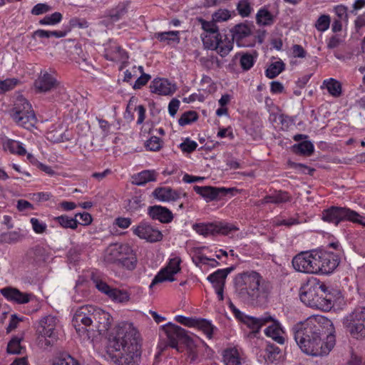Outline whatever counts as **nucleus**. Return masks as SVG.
<instances>
[{"label": "nucleus", "instance_id": "nucleus-6", "mask_svg": "<svg viewBox=\"0 0 365 365\" xmlns=\"http://www.w3.org/2000/svg\"><path fill=\"white\" fill-rule=\"evenodd\" d=\"M105 259L128 271L134 270L138 264L136 251L127 243L109 245L105 252Z\"/></svg>", "mask_w": 365, "mask_h": 365}, {"label": "nucleus", "instance_id": "nucleus-29", "mask_svg": "<svg viewBox=\"0 0 365 365\" xmlns=\"http://www.w3.org/2000/svg\"><path fill=\"white\" fill-rule=\"evenodd\" d=\"M157 179V173L154 170H145L132 176V182L136 185H144L145 184L154 182Z\"/></svg>", "mask_w": 365, "mask_h": 365}, {"label": "nucleus", "instance_id": "nucleus-59", "mask_svg": "<svg viewBox=\"0 0 365 365\" xmlns=\"http://www.w3.org/2000/svg\"><path fill=\"white\" fill-rule=\"evenodd\" d=\"M289 197L288 194L285 192H278L274 195L269 197V202L274 203H281L283 202H286L289 200Z\"/></svg>", "mask_w": 365, "mask_h": 365}, {"label": "nucleus", "instance_id": "nucleus-42", "mask_svg": "<svg viewBox=\"0 0 365 365\" xmlns=\"http://www.w3.org/2000/svg\"><path fill=\"white\" fill-rule=\"evenodd\" d=\"M284 69V63L282 61H277L271 63L266 70V76L269 78H274Z\"/></svg>", "mask_w": 365, "mask_h": 365}, {"label": "nucleus", "instance_id": "nucleus-58", "mask_svg": "<svg viewBox=\"0 0 365 365\" xmlns=\"http://www.w3.org/2000/svg\"><path fill=\"white\" fill-rule=\"evenodd\" d=\"M255 58L251 54H244L240 58V64L243 69L248 70L254 64Z\"/></svg>", "mask_w": 365, "mask_h": 365}, {"label": "nucleus", "instance_id": "nucleus-14", "mask_svg": "<svg viewBox=\"0 0 365 365\" xmlns=\"http://www.w3.org/2000/svg\"><path fill=\"white\" fill-rule=\"evenodd\" d=\"M202 41L205 48L217 51L221 56H227L233 48V40L220 33L206 34Z\"/></svg>", "mask_w": 365, "mask_h": 365}, {"label": "nucleus", "instance_id": "nucleus-43", "mask_svg": "<svg viewBox=\"0 0 365 365\" xmlns=\"http://www.w3.org/2000/svg\"><path fill=\"white\" fill-rule=\"evenodd\" d=\"M21 338L13 337L7 345V353L10 354H20L23 352L24 347L21 344Z\"/></svg>", "mask_w": 365, "mask_h": 365}, {"label": "nucleus", "instance_id": "nucleus-13", "mask_svg": "<svg viewBox=\"0 0 365 365\" xmlns=\"http://www.w3.org/2000/svg\"><path fill=\"white\" fill-rule=\"evenodd\" d=\"M322 219L336 225L341 221L348 220L365 226L362 217L356 212L346 207H331L323 212Z\"/></svg>", "mask_w": 365, "mask_h": 365}, {"label": "nucleus", "instance_id": "nucleus-54", "mask_svg": "<svg viewBox=\"0 0 365 365\" xmlns=\"http://www.w3.org/2000/svg\"><path fill=\"white\" fill-rule=\"evenodd\" d=\"M53 365H79V364L71 356L64 354L56 357L53 362Z\"/></svg>", "mask_w": 365, "mask_h": 365}, {"label": "nucleus", "instance_id": "nucleus-35", "mask_svg": "<svg viewBox=\"0 0 365 365\" xmlns=\"http://www.w3.org/2000/svg\"><path fill=\"white\" fill-rule=\"evenodd\" d=\"M223 361L225 365H240L241 362L237 349L232 348L225 350L223 353Z\"/></svg>", "mask_w": 365, "mask_h": 365}, {"label": "nucleus", "instance_id": "nucleus-9", "mask_svg": "<svg viewBox=\"0 0 365 365\" xmlns=\"http://www.w3.org/2000/svg\"><path fill=\"white\" fill-rule=\"evenodd\" d=\"M182 259L180 253L173 252L169 255L165 265L160 269L153 279L150 288L155 284L164 282H174L176 277L181 272Z\"/></svg>", "mask_w": 365, "mask_h": 365}, {"label": "nucleus", "instance_id": "nucleus-49", "mask_svg": "<svg viewBox=\"0 0 365 365\" xmlns=\"http://www.w3.org/2000/svg\"><path fill=\"white\" fill-rule=\"evenodd\" d=\"M331 19L329 15H321L315 23V28L320 32L326 31L330 26Z\"/></svg>", "mask_w": 365, "mask_h": 365}, {"label": "nucleus", "instance_id": "nucleus-12", "mask_svg": "<svg viewBox=\"0 0 365 365\" xmlns=\"http://www.w3.org/2000/svg\"><path fill=\"white\" fill-rule=\"evenodd\" d=\"M165 332L169 339V344L172 348L175 349L178 351H181L178 346V341L182 343L188 353L194 354V350L196 344L192 339L187 335L186 331L179 326L169 323L165 325Z\"/></svg>", "mask_w": 365, "mask_h": 365}, {"label": "nucleus", "instance_id": "nucleus-40", "mask_svg": "<svg viewBox=\"0 0 365 365\" xmlns=\"http://www.w3.org/2000/svg\"><path fill=\"white\" fill-rule=\"evenodd\" d=\"M52 220L57 222L63 228L75 230L77 228L78 224L76 218L69 217L67 215L53 217Z\"/></svg>", "mask_w": 365, "mask_h": 365}, {"label": "nucleus", "instance_id": "nucleus-2", "mask_svg": "<svg viewBox=\"0 0 365 365\" xmlns=\"http://www.w3.org/2000/svg\"><path fill=\"white\" fill-rule=\"evenodd\" d=\"M109 346L116 351L118 365H138L140 353L139 334L131 323H121L109 335Z\"/></svg>", "mask_w": 365, "mask_h": 365}, {"label": "nucleus", "instance_id": "nucleus-27", "mask_svg": "<svg viewBox=\"0 0 365 365\" xmlns=\"http://www.w3.org/2000/svg\"><path fill=\"white\" fill-rule=\"evenodd\" d=\"M250 34V27L245 24H237L232 29V39L235 41L240 47L249 46V44L244 43L242 41L248 37Z\"/></svg>", "mask_w": 365, "mask_h": 365}, {"label": "nucleus", "instance_id": "nucleus-8", "mask_svg": "<svg viewBox=\"0 0 365 365\" xmlns=\"http://www.w3.org/2000/svg\"><path fill=\"white\" fill-rule=\"evenodd\" d=\"M9 115L18 125L27 129L36 123V117L31 103L22 96L16 98Z\"/></svg>", "mask_w": 365, "mask_h": 365}, {"label": "nucleus", "instance_id": "nucleus-21", "mask_svg": "<svg viewBox=\"0 0 365 365\" xmlns=\"http://www.w3.org/2000/svg\"><path fill=\"white\" fill-rule=\"evenodd\" d=\"M150 91L160 96H171L177 90L175 83L167 78H156L150 84Z\"/></svg>", "mask_w": 365, "mask_h": 365}, {"label": "nucleus", "instance_id": "nucleus-28", "mask_svg": "<svg viewBox=\"0 0 365 365\" xmlns=\"http://www.w3.org/2000/svg\"><path fill=\"white\" fill-rule=\"evenodd\" d=\"M149 215L154 220L163 223L170 222L173 220L172 212L166 207L160 205H155L148 209Z\"/></svg>", "mask_w": 365, "mask_h": 365}, {"label": "nucleus", "instance_id": "nucleus-24", "mask_svg": "<svg viewBox=\"0 0 365 365\" xmlns=\"http://www.w3.org/2000/svg\"><path fill=\"white\" fill-rule=\"evenodd\" d=\"M0 292L7 300L18 304L28 303L32 297L31 294L21 292L19 289L11 287L1 289Z\"/></svg>", "mask_w": 365, "mask_h": 365}, {"label": "nucleus", "instance_id": "nucleus-57", "mask_svg": "<svg viewBox=\"0 0 365 365\" xmlns=\"http://www.w3.org/2000/svg\"><path fill=\"white\" fill-rule=\"evenodd\" d=\"M52 10V7L46 3L36 4L31 9V13L35 16L46 14Z\"/></svg>", "mask_w": 365, "mask_h": 365}, {"label": "nucleus", "instance_id": "nucleus-53", "mask_svg": "<svg viewBox=\"0 0 365 365\" xmlns=\"http://www.w3.org/2000/svg\"><path fill=\"white\" fill-rule=\"evenodd\" d=\"M198 144L196 141L190 139L189 138H185L180 145L179 148L183 153H190L196 150Z\"/></svg>", "mask_w": 365, "mask_h": 365}, {"label": "nucleus", "instance_id": "nucleus-36", "mask_svg": "<svg viewBox=\"0 0 365 365\" xmlns=\"http://www.w3.org/2000/svg\"><path fill=\"white\" fill-rule=\"evenodd\" d=\"M202 90L207 94H213L217 90V85L212 78L207 75H203L200 80Z\"/></svg>", "mask_w": 365, "mask_h": 365}, {"label": "nucleus", "instance_id": "nucleus-19", "mask_svg": "<svg viewBox=\"0 0 365 365\" xmlns=\"http://www.w3.org/2000/svg\"><path fill=\"white\" fill-rule=\"evenodd\" d=\"M57 84L58 82L54 71L42 70L36 78L34 86L37 91L46 93L54 88Z\"/></svg>", "mask_w": 365, "mask_h": 365}, {"label": "nucleus", "instance_id": "nucleus-50", "mask_svg": "<svg viewBox=\"0 0 365 365\" xmlns=\"http://www.w3.org/2000/svg\"><path fill=\"white\" fill-rule=\"evenodd\" d=\"M19 83V81L16 78L0 79V93H6L14 88Z\"/></svg>", "mask_w": 365, "mask_h": 365}, {"label": "nucleus", "instance_id": "nucleus-7", "mask_svg": "<svg viewBox=\"0 0 365 365\" xmlns=\"http://www.w3.org/2000/svg\"><path fill=\"white\" fill-rule=\"evenodd\" d=\"M96 307L86 305L77 309L73 316L72 324L83 340L93 338Z\"/></svg>", "mask_w": 365, "mask_h": 365}, {"label": "nucleus", "instance_id": "nucleus-16", "mask_svg": "<svg viewBox=\"0 0 365 365\" xmlns=\"http://www.w3.org/2000/svg\"><path fill=\"white\" fill-rule=\"evenodd\" d=\"M194 229L197 233L204 236L215 234L232 235L238 230L235 225L222 222L195 225Z\"/></svg>", "mask_w": 365, "mask_h": 365}, {"label": "nucleus", "instance_id": "nucleus-61", "mask_svg": "<svg viewBox=\"0 0 365 365\" xmlns=\"http://www.w3.org/2000/svg\"><path fill=\"white\" fill-rule=\"evenodd\" d=\"M206 96L201 92L194 93L189 96L184 98L182 101L186 103H193L195 101L204 102Z\"/></svg>", "mask_w": 365, "mask_h": 365}, {"label": "nucleus", "instance_id": "nucleus-31", "mask_svg": "<svg viewBox=\"0 0 365 365\" xmlns=\"http://www.w3.org/2000/svg\"><path fill=\"white\" fill-rule=\"evenodd\" d=\"M233 97L231 94L223 93L217 101V108L215 115L217 117L229 116V106Z\"/></svg>", "mask_w": 365, "mask_h": 365}, {"label": "nucleus", "instance_id": "nucleus-60", "mask_svg": "<svg viewBox=\"0 0 365 365\" xmlns=\"http://www.w3.org/2000/svg\"><path fill=\"white\" fill-rule=\"evenodd\" d=\"M291 56L293 58H304L307 56V51L302 46L295 44L291 48Z\"/></svg>", "mask_w": 365, "mask_h": 365}, {"label": "nucleus", "instance_id": "nucleus-18", "mask_svg": "<svg viewBox=\"0 0 365 365\" xmlns=\"http://www.w3.org/2000/svg\"><path fill=\"white\" fill-rule=\"evenodd\" d=\"M314 250L302 252L296 255L292 259V266L295 270L303 273L316 274Z\"/></svg>", "mask_w": 365, "mask_h": 365}, {"label": "nucleus", "instance_id": "nucleus-25", "mask_svg": "<svg viewBox=\"0 0 365 365\" xmlns=\"http://www.w3.org/2000/svg\"><path fill=\"white\" fill-rule=\"evenodd\" d=\"M104 47L105 57L109 61H124L128 58L126 53L115 41H109Z\"/></svg>", "mask_w": 365, "mask_h": 365}, {"label": "nucleus", "instance_id": "nucleus-5", "mask_svg": "<svg viewBox=\"0 0 365 365\" xmlns=\"http://www.w3.org/2000/svg\"><path fill=\"white\" fill-rule=\"evenodd\" d=\"M262 281L261 276L255 271L240 273L234 279L236 292L245 299L265 297L267 294Z\"/></svg>", "mask_w": 365, "mask_h": 365}, {"label": "nucleus", "instance_id": "nucleus-26", "mask_svg": "<svg viewBox=\"0 0 365 365\" xmlns=\"http://www.w3.org/2000/svg\"><path fill=\"white\" fill-rule=\"evenodd\" d=\"M1 145L2 149L6 152H9L10 153L18 155L26 154V150L23 143L18 140L10 139L7 137H3L1 138Z\"/></svg>", "mask_w": 365, "mask_h": 365}, {"label": "nucleus", "instance_id": "nucleus-20", "mask_svg": "<svg viewBox=\"0 0 365 365\" xmlns=\"http://www.w3.org/2000/svg\"><path fill=\"white\" fill-rule=\"evenodd\" d=\"M132 230L139 238L150 242L160 241L163 237L158 229L147 223H140L138 226L133 227Z\"/></svg>", "mask_w": 365, "mask_h": 365}, {"label": "nucleus", "instance_id": "nucleus-34", "mask_svg": "<svg viewBox=\"0 0 365 365\" xmlns=\"http://www.w3.org/2000/svg\"><path fill=\"white\" fill-rule=\"evenodd\" d=\"M232 270L231 268L220 269L207 277V280L214 287L225 286V279Z\"/></svg>", "mask_w": 365, "mask_h": 365}, {"label": "nucleus", "instance_id": "nucleus-33", "mask_svg": "<svg viewBox=\"0 0 365 365\" xmlns=\"http://www.w3.org/2000/svg\"><path fill=\"white\" fill-rule=\"evenodd\" d=\"M193 189L196 193L202 196L207 202L215 200L220 191V189L208 186L201 187L195 185Z\"/></svg>", "mask_w": 365, "mask_h": 365}, {"label": "nucleus", "instance_id": "nucleus-30", "mask_svg": "<svg viewBox=\"0 0 365 365\" xmlns=\"http://www.w3.org/2000/svg\"><path fill=\"white\" fill-rule=\"evenodd\" d=\"M321 88L327 89L328 93L335 98L341 96L342 93L341 83L340 81L333 78L324 80Z\"/></svg>", "mask_w": 365, "mask_h": 365}, {"label": "nucleus", "instance_id": "nucleus-37", "mask_svg": "<svg viewBox=\"0 0 365 365\" xmlns=\"http://www.w3.org/2000/svg\"><path fill=\"white\" fill-rule=\"evenodd\" d=\"M108 297L118 303L127 302L130 299V294L127 291L116 288H112Z\"/></svg>", "mask_w": 365, "mask_h": 365}, {"label": "nucleus", "instance_id": "nucleus-63", "mask_svg": "<svg viewBox=\"0 0 365 365\" xmlns=\"http://www.w3.org/2000/svg\"><path fill=\"white\" fill-rule=\"evenodd\" d=\"M96 287L102 293L108 296L112 288L101 279H93Z\"/></svg>", "mask_w": 365, "mask_h": 365}, {"label": "nucleus", "instance_id": "nucleus-22", "mask_svg": "<svg viewBox=\"0 0 365 365\" xmlns=\"http://www.w3.org/2000/svg\"><path fill=\"white\" fill-rule=\"evenodd\" d=\"M206 251H208V249L202 247L195 248L191 253L193 263L201 269L207 267H215L218 265L217 260L204 255Z\"/></svg>", "mask_w": 365, "mask_h": 365}, {"label": "nucleus", "instance_id": "nucleus-46", "mask_svg": "<svg viewBox=\"0 0 365 365\" xmlns=\"http://www.w3.org/2000/svg\"><path fill=\"white\" fill-rule=\"evenodd\" d=\"M22 236L19 231L14 230L2 233L0 235V242L1 243H15L21 240Z\"/></svg>", "mask_w": 365, "mask_h": 365}, {"label": "nucleus", "instance_id": "nucleus-64", "mask_svg": "<svg viewBox=\"0 0 365 365\" xmlns=\"http://www.w3.org/2000/svg\"><path fill=\"white\" fill-rule=\"evenodd\" d=\"M219 138H229L230 140L234 138V134L232 127L220 128L217 133Z\"/></svg>", "mask_w": 365, "mask_h": 365}, {"label": "nucleus", "instance_id": "nucleus-55", "mask_svg": "<svg viewBox=\"0 0 365 365\" xmlns=\"http://www.w3.org/2000/svg\"><path fill=\"white\" fill-rule=\"evenodd\" d=\"M297 153L310 155L314 151V145L310 141H304L294 147Z\"/></svg>", "mask_w": 365, "mask_h": 365}, {"label": "nucleus", "instance_id": "nucleus-4", "mask_svg": "<svg viewBox=\"0 0 365 365\" xmlns=\"http://www.w3.org/2000/svg\"><path fill=\"white\" fill-rule=\"evenodd\" d=\"M300 299L307 306L322 310H328L334 304L333 294L325 284L317 280L309 282L304 288Z\"/></svg>", "mask_w": 365, "mask_h": 365}, {"label": "nucleus", "instance_id": "nucleus-51", "mask_svg": "<svg viewBox=\"0 0 365 365\" xmlns=\"http://www.w3.org/2000/svg\"><path fill=\"white\" fill-rule=\"evenodd\" d=\"M30 223L32 227L33 231L38 235L43 234L47 230V225L45 222L36 218L31 217L30 219Z\"/></svg>", "mask_w": 365, "mask_h": 365}, {"label": "nucleus", "instance_id": "nucleus-10", "mask_svg": "<svg viewBox=\"0 0 365 365\" xmlns=\"http://www.w3.org/2000/svg\"><path fill=\"white\" fill-rule=\"evenodd\" d=\"M342 323L349 335L355 339L365 338V307L356 308L346 315Z\"/></svg>", "mask_w": 365, "mask_h": 365}, {"label": "nucleus", "instance_id": "nucleus-41", "mask_svg": "<svg viewBox=\"0 0 365 365\" xmlns=\"http://www.w3.org/2000/svg\"><path fill=\"white\" fill-rule=\"evenodd\" d=\"M235 16L234 11L226 9H220L212 15V21L220 23L228 21Z\"/></svg>", "mask_w": 365, "mask_h": 365}, {"label": "nucleus", "instance_id": "nucleus-47", "mask_svg": "<svg viewBox=\"0 0 365 365\" xmlns=\"http://www.w3.org/2000/svg\"><path fill=\"white\" fill-rule=\"evenodd\" d=\"M198 118L197 113L195 111H187L182 114L178 120L180 126H185L196 121Z\"/></svg>", "mask_w": 365, "mask_h": 365}, {"label": "nucleus", "instance_id": "nucleus-32", "mask_svg": "<svg viewBox=\"0 0 365 365\" xmlns=\"http://www.w3.org/2000/svg\"><path fill=\"white\" fill-rule=\"evenodd\" d=\"M180 31H172L165 32H158L154 34V37L160 42L166 44H178L180 42Z\"/></svg>", "mask_w": 365, "mask_h": 365}, {"label": "nucleus", "instance_id": "nucleus-1", "mask_svg": "<svg viewBox=\"0 0 365 365\" xmlns=\"http://www.w3.org/2000/svg\"><path fill=\"white\" fill-rule=\"evenodd\" d=\"M294 339L307 354H328L335 344L334 328L331 320L322 315H313L293 327Z\"/></svg>", "mask_w": 365, "mask_h": 365}, {"label": "nucleus", "instance_id": "nucleus-38", "mask_svg": "<svg viewBox=\"0 0 365 365\" xmlns=\"http://www.w3.org/2000/svg\"><path fill=\"white\" fill-rule=\"evenodd\" d=\"M195 329L202 331L208 339H211L215 327L210 321L198 318Z\"/></svg>", "mask_w": 365, "mask_h": 365}, {"label": "nucleus", "instance_id": "nucleus-44", "mask_svg": "<svg viewBox=\"0 0 365 365\" xmlns=\"http://www.w3.org/2000/svg\"><path fill=\"white\" fill-rule=\"evenodd\" d=\"M274 21L273 15L265 9H260L257 14V22L259 25H270Z\"/></svg>", "mask_w": 365, "mask_h": 365}, {"label": "nucleus", "instance_id": "nucleus-48", "mask_svg": "<svg viewBox=\"0 0 365 365\" xmlns=\"http://www.w3.org/2000/svg\"><path fill=\"white\" fill-rule=\"evenodd\" d=\"M163 140L156 136H151L148 140H146L145 146L147 150L150 151H158L163 147Z\"/></svg>", "mask_w": 365, "mask_h": 365}, {"label": "nucleus", "instance_id": "nucleus-56", "mask_svg": "<svg viewBox=\"0 0 365 365\" xmlns=\"http://www.w3.org/2000/svg\"><path fill=\"white\" fill-rule=\"evenodd\" d=\"M197 319V317H189L183 315H177L175 317V320L177 322L190 328H195Z\"/></svg>", "mask_w": 365, "mask_h": 365}, {"label": "nucleus", "instance_id": "nucleus-23", "mask_svg": "<svg viewBox=\"0 0 365 365\" xmlns=\"http://www.w3.org/2000/svg\"><path fill=\"white\" fill-rule=\"evenodd\" d=\"M153 196L160 202H170L176 201L181 197L185 196V193L173 190L170 187H160L153 190Z\"/></svg>", "mask_w": 365, "mask_h": 365}, {"label": "nucleus", "instance_id": "nucleus-39", "mask_svg": "<svg viewBox=\"0 0 365 365\" xmlns=\"http://www.w3.org/2000/svg\"><path fill=\"white\" fill-rule=\"evenodd\" d=\"M133 70L135 74H138V73H140V76L138 78L133 85L134 89H139L148 82V81L150 79V76L143 72V67L141 66H133Z\"/></svg>", "mask_w": 365, "mask_h": 365}, {"label": "nucleus", "instance_id": "nucleus-15", "mask_svg": "<svg viewBox=\"0 0 365 365\" xmlns=\"http://www.w3.org/2000/svg\"><path fill=\"white\" fill-rule=\"evenodd\" d=\"M316 274H327L331 273L339 265V260L335 254L323 250H314Z\"/></svg>", "mask_w": 365, "mask_h": 365}, {"label": "nucleus", "instance_id": "nucleus-45", "mask_svg": "<svg viewBox=\"0 0 365 365\" xmlns=\"http://www.w3.org/2000/svg\"><path fill=\"white\" fill-rule=\"evenodd\" d=\"M63 19L60 12H54L50 15H46L39 20V24L42 26H55L59 24Z\"/></svg>", "mask_w": 365, "mask_h": 365}, {"label": "nucleus", "instance_id": "nucleus-11", "mask_svg": "<svg viewBox=\"0 0 365 365\" xmlns=\"http://www.w3.org/2000/svg\"><path fill=\"white\" fill-rule=\"evenodd\" d=\"M58 320L56 317L48 315L38 322L36 329L38 344L42 347L48 346L56 339V329Z\"/></svg>", "mask_w": 365, "mask_h": 365}, {"label": "nucleus", "instance_id": "nucleus-17", "mask_svg": "<svg viewBox=\"0 0 365 365\" xmlns=\"http://www.w3.org/2000/svg\"><path fill=\"white\" fill-rule=\"evenodd\" d=\"M94 330L93 337L98 334L106 335L109 339V335L111 334L116 327L120 324L118 323L113 329H110L112 317L108 312L102 310L100 308L96 307L95 318H94ZM125 323V322H120Z\"/></svg>", "mask_w": 365, "mask_h": 365}, {"label": "nucleus", "instance_id": "nucleus-3", "mask_svg": "<svg viewBox=\"0 0 365 365\" xmlns=\"http://www.w3.org/2000/svg\"><path fill=\"white\" fill-rule=\"evenodd\" d=\"M230 307L235 316L252 332H258L262 327L265 326L264 334L276 342L283 344L285 342V331L280 322L269 314H264L260 317L245 315L238 310L230 302Z\"/></svg>", "mask_w": 365, "mask_h": 365}, {"label": "nucleus", "instance_id": "nucleus-52", "mask_svg": "<svg viewBox=\"0 0 365 365\" xmlns=\"http://www.w3.org/2000/svg\"><path fill=\"white\" fill-rule=\"evenodd\" d=\"M237 11L242 17L248 16L253 11V9L248 0H240L237 4Z\"/></svg>", "mask_w": 365, "mask_h": 365}, {"label": "nucleus", "instance_id": "nucleus-62", "mask_svg": "<svg viewBox=\"0 0 365 365\" xmlns=\"http://www.w3.org/2000/svg\"><path fill=\"white\" fill-rule=\"evenodd\" d=\"M334 11L335 14L341 20H347L348 8L342 4L334 6Z\"/></svg>", "mask_w": 365, "mask_h": 365}]
</instances>
